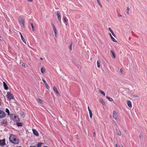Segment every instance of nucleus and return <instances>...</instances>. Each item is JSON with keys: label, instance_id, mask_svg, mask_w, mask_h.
<instances>
[{"label": "nucleus", "instance_id": "obj_1", "mask_svg": "<svg viewBox=\"0 0 147 147\" xmlns=\"http://www.w3.org/2000/svg\"><path fill=\"white\" fill-rule=\"evenodd\" d=\"M9 141L12 143L17 144L19 143L18 140L16 139L15 136L13 135H11L9 138Z\"/></svg>", "mask_w": 147, "mask_h": 147}, {"label": "nucleus", "instance_id": "obj_2", "mask_svg": "<svg viewBox=\"0 0 147 147\" xmlns=\"http://www.w3.org/2000/svg\"><path fill=\"white\" fill-rule=\"evenodd\" d=\"M10 117L11 119L13 121H15L16 122L20 121L19 118L14 114H12L10 115Z\"/></svg>", "mask_w": 147, "mask_h": 147}, {"label": "nucleus", "instance_id": "obj_3", "mask_svg": "<svg viewBox=\"0 0 147 147\" xmlns=\"http://www.w3.org/2000/svg\"><path fill=\"white\" fill-rule=\"evenodd\" d=\"M6 96L7 99L9 100H11V99L14 100L15 99V98L13 95L10 92H7Z\"/></svg>", "mask_w": 147, "mask_h": 147}, {"label": "nucleus", "instance_id": "obj_4", "mask_svg": "<svg viewBox=\"0 0 147 147\" xmlns=\"http://www.w3.org/2000/svg\"><path fill=\"white\" fill-rule=\"evenodd\" d=\"M5 116V112L0 110V118H4Z\"/></svg>", "mask_w": 147, "mask_h": 147}, {"label": "nucleus", "instance_id": "obj_5", "mask_svg": "<svg viewBox=\"0 0 147 147\" xmlns=\"http://www.w3.org/2000/svg\"><path fill=\"white\" fill-rule=\"evenodd\" d=\"M5 144V139H3V140H0V146L3 147Z\"/></svg>", "mask_w": 147, "mask_h": 147}, {"label": "nucleus", "instance_id": "obj_6", "mask_svg": "<svg viewBox=\"0 0 147 147\" xmlns=\"http://www.w3.org/2000/svg\"><path fill=\"white\" fill-rule=\"evenodd\" d=\"M1 123L2 125H3L4 124V126H6L8 124V122L6 119H3L1 122Z\"/></svg>", "mask_w": 147, "mask_h": 147}, {"label": "nucleus", "instance_id": "obj_7", "mask_svg": "<svg viewBox=\"0 0 147 147\" xmlns=\"http://www.w3.org/2000/svg\"><path fill=\"white\" fill-rule=\"evenodd\" d=\"M57 18L59 21L61 22V14L60 12L59 11H57Z\"/></svg>", "mask_w": 147, "mask_h": 147}, {"label": "nucleus", "instance_id": "obj_8", "mask_svg": "<svg viewBox=\"0 0 147 147\" xmlns=\"http://www.w3.org/2000/svg\"><path fill=\"white\" fill-rule=\"evenodd\" d=\"M113 117L116 120H117V119L118 115L116 111H114L113 112Z\"/></svg>", "mask_w": 147, "mask_h": 147}, {"label": "nucleus", "instance_id": "obj_9", "mask_svg": "<svg viewBox=\"0 0 147 147\" xmlns=\"http://www.w3.org/2000/svg\"><path fill=\"white\" fill-rule=\"evenodd\" d=\"M42 81L44 82L45 84V85L47 89L48 90L49 89V86L47 84V82H46V81H45V80L44 79H42Z\"/></svg>", "mask_w": 147, "mask_h": 147}, {"label": "nucleus", "instance_id": "obj_10", "mask_svg": "<svg viewBox=\"0 0 147 147\" xmlns=\"http://www.w3.org/2000/svg\"><path fill=\"white\" fill-rule=\"evenodd\" d=\"M127 103L128 106L130 108L132 107V105L131 102L129 100H127Z\"/></svg>", "mask_w": 147, "mask_h": 147}, {"label": "nucleus", "instance_id": "obj_11", "mask_svg": "<svg viewBox=\"0 0 147 147\" xmlns=\"http://www.w3.org/2000/svg\"><path fill=\"white\" fill-rule=\"evenodd\" d=\"M32 130L33 133L36 136H38L39 135L37 131L36 130L34 129H32Z\"/></svg>", "mask_w": 147, "mask_h": 147}, {"label": "nucleus", "instance_id": "obj_12", "mask_svg": "<svg viewBox=\"0 0 147 147\" xmlns=\"http://www.w3.org/2000/svg\"><path fill=\"white\" fill-rule=\"evenodd\" d=\"M3 85L4 89L6 90H7L8 89V87L6 84L4 82H3Z\"/></svg>", "mask_w": 147, "mask_h": 147}, {"label": "nucleus", "instance_id": "obj_13", "mask_svg": "<svg viewBox=\"0 0 147 147\" xmlns=\"http://www.w3.org/2000/svg\"><path fill=\"white\" fill-rule=\"evenodd\" d=\"M20 36H21V39H22V40L26 44V41H25V40L24 39V38L23 37L22 35V34L21 33V32H20Z\"/></svg>", "mask_w": 147, "mask_h": 147}, {"label": "nucleus", "instance_id": "obj_14", "mask_svg": "<svg viewBox=\"0 0 147 147\" xmlns=\"http://www.w3.org/2000/svg\"><path fill=\"white\" fill-rule=\"evenodd\" d=\"M19 21L20 22L22 23L23 25H24V20L23 18L19 17Z\"/></svg>", "mask_w": 147, "mask_h": 147}, {"label": "nucleus", "instance_id": "obj_15", "mask_svg": "<svg viewBox=\"0 0 147 147\" xmlns=\"http://www.w3.org/2000/svg\"><path fill=\"white\" fill-rule=\"evenodd\" d=\"M109 31H110V32L112 33V35H113L115 37V33H114L113 31V30L111 29L110 28H109Z\"/></svg>", "mask_w": 147, "mask_h": 147}, {"label": "nucleus", "instance_id": "obj_16", "mask_svg": "<svg viewBox=\"0 0 147 147\" xmlns=\"http://www.w3.org/2000/svg\"><path fill=\"white\" fill-rule=\"evenodd\" d=\"M109 34L112 41L115 42H117V41L112 36L111 34L109 33Z\"/></svg>", "mask_w": 147, "mask_h": 147}, {"label": "nucleus", "instance_id": "obj_17", "mask_svg": "<svg viewBox=\"0 0 147 147\" xmlns=\"http://www.w3.org/2000/svg\"><path fill=\"white\" fill-rule=\"evenodd\" d=\"M53 90L54 92H56L57 94H59V92H58V91L57 90L55 86H53Z\"/></svg>", "mask_w": 147, "mask_h": 147}, {"label": "nucleus", "instance_id": "obj_18", "mask_svg": "<svg viewBox=\"0 0 147 147\" xmlns=\"http://www.w3.org/2000/svg\"><path fill=\"white\" fill-rule=\"evenodd\" d=\"M16 125L17 126L20 127L22 126V124L21 122H17L16 123Z\"/></svg>", "mask_w": 147, "mask_h": 147}, {"label": "nucleus", "instance_id": "obj_19", "mask_svg": "<svg viewBox=\"0 0 147 147\" xmlns=\"http://www.w3.org/2000/svg\"><path fill=\"white\" fill-rule=\"evenodd\" d=\"M63 20L65 22H67L68 21V20L65 16H63Z\"/></svg>", "mask_w": 147, "mask_h": 147}, {"label": "nucleus", "instance_id": "obj_20", "mask_svg": "<svg viewBox=\"0 0 147 147\" xmlns=\"http://www.w3.org/2000/svg\"><path fill=\"white\" fill-rule=\"evenodd\" d=\"M89 113L90 114V117L91 118L92 116V113L91 110H89Z\"/></svg>", "mask_w": 147, "mask_h": 147}, {"label": "nucleus", "instance_id": "obj_21", "mask_svg": "<svg viewBox=\"0 0 147 147\" xmlns=\"http://www.w3.org/2000/svg\"><path fill=\"white\" fill-rule=\"evenodd\" d=\"M111 53H112V54L113 55V57L114 58H115V54L114 53V52L112 50L111 51Z\"/></svg>", "mask_w": 147, "mask_h": 147}, {"label": "nucleus", "instance_id": "obj_22", "mask_svg": "<svg viewBox=\"0 0 147 147\" xmlns=\"http://www.w3.org/2000/svg\"><path fill=\"white\" fill-rule=\"evenodd\" d=\"M5 112L7 113L8 115L10 116V113H9V111L8 109L6 108V111Z\"/></svg>", "mask_w": 147, "mask_h": 147}, {"label": "nucleus", "instance_id": "obj_23", "mask_svg": "<svg viewBox=\"0 0 147 147\" xmlns=\"http://www.w3.org/2000/svg\"><path fill=\"white\" fill-rule=\"evenodd\" d=\"M106 98L110 101H112L113 100V99L112 98L109 97L107 96H106Z\"/></svg>", "mask_w": 147, "mask_h": 147}, {"label": "nucleus", "instance_id": "obj_24", "mask_svg": "<svg viewBox=\"0 0 147 147\" xmlns=\"http://www.w3.org/2000/svg\"><path fill=\"white\" fill-rule=\"evenodd\" d=\"M54 31V33L55 34V35L56 37H57V30L56 29V28L54 29H53Z\"/></svg>", "mask_w": 147, "mask_h": 147}, {"label": "nucleus", "instance_id": "obj_25", "mask_svg": "<svg viewBox=\"0 0 147 147\" xmlns=\"http://www.w3.org/2000/svg\"><path fill=\"white\" fill-rule=\"evenodd\" d=\"M40 71H41V73L43 74V73H44V72H45V70L44 68H42L41 69Z\"/></svg>", "mask_w": 147, "mask_h": 147}, {"label": "nucleus", "instance_id": "obj_26", "mask_svg": "<svg viewBox=\"0 0 147 147\" xmlns=\"http://www.w3.org/2000/svg\"><path fill=\"white\" fill-rule=\"evenodd\" d=\"M100 92L101 93V94H102L104 96H105V93L102 90H100Z\"/></svg>", "mask_w": 147, "mask_h": 147}, {"label": "nucleus", "instance_id": "obj_27", "mask_svg": "<svg viewBox=\"0 0 147 147\" xmlns=\"http://www.w3.org/2000/svg\"><path fill=\"white\" fill-rule=\"evenodd\" d=\"M117 133L118 135L119 136H121V132L119 130H117Z\"/></svg>", "mask_w": 147, "mask_h": 147}, {"label": "nucleus", "instance_id": "obj_28", "mask_svg": "<svg viewBox=\"0 0 147 147\" xmlns=\"http://www.w3.org/2000/svg\"><path fill=\"white\" fill-rule=\"evenodd\" d=\"M100 102H101V103L103 105H104L105 104V102L101 98L100 99Z\"/></svg>", "mask_w": 147, "mask_h": 147}, {"label": "nucleus", "instance_id": "obj_29", "mask_svg": "<svg viewBox=\"0 0 147 147\" xmlns=\"http://www.w3.org/2000/svg\"><path fill=\"white\" fill-rule=\"evenodd\" d=\"M97 67L98 68H99L100 67V64L99 61H97Z\"/></svg>", "mask_w": 147, "mask_h": 147}, {"label": "nucleus", "instance_id": "obj_30", "mask_svg": "<svg viewBox=\"0 0 147 147\" xmlns=\"http://www.w3.org/2000/svg\"><path fill=\"white\" fill-rule=\"evenodd\" d=\"M43 144V143H38L37 145V146L38 147H41V145L42 144Z\"/></svg>", "mask_w": 147, "mask_h": 147}, {"label": "nucleus", "instance_id": "obj_31", "mask_svg": "<svg viewBox=\"0 0 147 147\" xmlns=\"http://www.w3.org/2000/svg\"><path fill=\"white\" fill-rule=\"evenodd\" d=\"M72 45H73V43L72 42H71L70 44L69 47V49L70 50H72Z\"/></svg>", "mask_w": 147, "mask_h": 147}, {"label": "nucleus", "instance_id": "obj_32", "mask_svg": "<svg viewBox=\"0 0 147 147\" xmlns=\"http://www.w3.org/2000/svg\"><path fill=\"white\" fill-rule=\"evenodd\" d=\"M37 101L38 102L40 103H41L42 102V100L40 98L38 99Z\"/></svg>", "mask_w": 147, "mask_h": 147}, {"label": "nucleus", "instance_id": "obj_33", "mask_svg": "<svg viewBox=\"0 0 147 147\" xmlns=\"http://www.w3.org/2000/svg\"><path fill=\"white\" fill-rule=\"evenodd\" d=\"M31 25L32 27L33 31H34V27L33 26V24L32 23H31Z\"/></svg>", "mask_w": 147, "mask_h": 147}, {"label": "nucleus", "instance_id": "obj_34", "mask_svg": "<svg viewBox=\"0 0 147 147\" xmlns=\"http://www.w3.org/2000/svg\"><path fill=\"white\" fill-rule=\"evenodd\" d=\"M51 25L53 26V29L56 28L55 26L53 23H51Z\"/></svg>", "mask_w": 147, "mask_h": 147}, {"label": "nucleus", "instance_id": "obj_35", "mask_svg": "<svg viewBox=\"0 0 147 147\" xmlns=\"http://www.w3.org/2000/svg\"><path fill=\"white\" fill-rule=\"evenodd\" d=\"M129 8L128 7H127V13L128 14H129Z\"/></svg>", "mask_w": 147, "mask_h": 147}, {"label": "nucleus", "instance_id": "obj_36", "mask_svg": "<svg viewBox=\"0 0 147 147\" xmlns=\"http://www.w3.org/2000/svg\"><path fill=\"white\" fill-rule=\"evenodd\" d=\"M22 66L24 67H26V64L25 63H23L22 65Z\"/></svg>", "mask_w": 147, "mask_h": 147}, {"label": "nucleus", "instance_id": "obj_37", "mask_svg": "<svg viewBox=\"0 0 147 147\" xmlns=\"http://www.w3.org/2000/svg\"><path fill=\"white\" fill-rule=\"evenodd\" d=\"M120 72L121 73H123V70L122 69V68H121L120 69Z\"/></svg>", "mask_w": 147, "mask_h": 147}, {"label": "nucleus", "instance_id": "obj_38", "mask_svg": "<svg viewBox=\"0 0 147 147\" xmlns=\"http://www.w3.org/2000/svg\"><path fill=\"white\" fill-rule=\"evenodd\" d=\"M93 136L94 137L95 136V134H96V133H95V132H93Z\"/></svg>", "mask_w": 147, "mask_h": 147}, {"label": "nucleus", "instance_id": "obj_39", "mask_svg": "<svg viewBox=\"0 0 147 147\" xmlns=\"http://www.w3.org/2000/svg\"><path fill=\"white\" fill-rule=\"evenodd\" d=\"M28 1V2H32L33 1V0H27Z\"/></svg>", "mask_w": 147, "mask_h": 147}, {"label": "nucleus", "instance_id": "obj_40", "mask_svg": "<svg viewBox=\"0 0 147 147\" xmlns=\"http://www.w3.org/2000/svg\"><path fill=\"white\" fill-rule=\"evenodd\" d=\"M142 135H140L139 136V138L141 139L142 138Z\"/></svg>", "mask_w": 147, "mask_h": 147}, {"label": "nucleus", "instance_id": "obj_41", "mask_svg": "<svg viewBox=\"0 0 147 147\" xmlns=\"http://www.w3.org/2000/svg\"><path fill=\"white\" fill-rule=\"evenodd\" d=\"M98 3V4H99V5H100L101 7L102 5H101V4H100V3Z\"/></svg>", "mask_w": 147, "mask_h": 147}, {"label": "nucleus", "instance_id": "obj_42", "mask_svg": "<svg viewBox=\"0 0 147 147\" xmlns=\"http://www.w3.org/2000/svg\"><path fill=\"white\" fill-rule=\"evenodd\" d=\"M30 147H36V146H30Z\"/></svg>", "mask_w": 147, "mask_h": 147}, {"label": "nucleus", "instance_id": "obj_43", "mask_svg": "<svg viewBox=\"0 0 147 147\" xmlns=\"http://www.w3.org/2000/svg\"><path fill=\"white\" fill-rule=\"evenodd\" d=\"M118 17H122V16L121 15H118Z\"/></svg>", "mask_w": 147, "mask_h": 147}, {"label": "nucleus", "instance_id": "obj_44", "mask_svg": "<svg viewBox=\"0 0 147 147\" xmlns=\"http://www.w3.org/2000/svg\"><path fill=\"white\" fill-rule=\"evenodd\" d=\"M97 1L98 3H99L100 2L99 0H97Z\"/></svg>", "mask_w": 147, "mask_h": 147}, {"label": "nucleus", "instance_id": "obj_45", "mask_svg": "<svg viewBox=\"0 0 147 147\" xmlns=\"http://www.w3.org/2000/svg\"><path fill=\"white\" fill-rule=\"evenodd\" d=\"M88 110L89 111V110H90V109L89 108V106H88Z\"/></svg>", "mask_w": 147, "mask_h": 147}, {"label": "nucleus", "instance_id": "obj_46", "mask_svg": "<svg viewBox=\"0 0 147 147\" xmlns=\"http://www.w3.org/2000/svg\"><path fill=\"white\" fill-rule=\"evenodd\" d=\"M115 147H118V145H117V144H116L115 145Z\"/></svg>", "mask_w": 147, "mask_h": 147}, {"label": "nucleus", "instance_id": "obj_47", "mask_svg": "<svg viewBox=\"0 0 147 147\" xmlns=\"http://www.w3.org/2000/svg\"><path fill=\"white\" fill-rule=\"evenodd\" d=\"M24 115V113H22V115Z\"/></svg>", "mask_w": 147, "mask_h": 147}, {"label": "nucleus", "instance_id": "obj_48", "mask_svg": "<svg viewBox=\"0 0 147 147\" xmlns=\"http://www.w3.org/2000/svg\"><path fill=\"white\" fill-rule=\"evenodd\" d=\"M119 147H123L122 145L119 146Z\"/></svg>", "mask_w": 147, "mask_h": 147}, {"label": "nucleus", "instance_id": "obj_49", "mask_svg": "<svg viewBox=\"0 0 147 147\" xmlns=\"http://www.w3.org/2000/svg\"><path fill=\"white\" fill-rule=\"evenodd\" d=\"M40 59L42 60H43V59L42 57H40Z\"/></svg>", "mask_w": 147, "mask_h": 147}, {"label": "nucleus", "instance_id": "obj_50", "mask_svg": "<svg viewBox=\"0 0 147 147\" xmlns=\"http://www.w3.org/2000/svg\"><path fill=\"white\" fill-rule=\"evenodd\" d=\"M5 131H7V129H5Z\"/></svg>", "mask_w": 147, "mask_h": 147}, {"label": "nucleus", "instance_id": "obj_51", "mask_svg": "<svg viewBox=\"0 0 147 147\" xmlns=\"http://www.w3.org/2000/svg\"><path fill=\"white\" fill-rule=\"evenodd\" d=\"M1 105V102H0V106Z\"/></svg>", "mask_w": 147, "mask_h": 147}, {"label": "nucleus", "instance_id": "obj_52", "mask_svg": "<svg viewBox=\"0 0 147 147\" xmlns=\"http://www.w3.org/2000/svg\"><path fill=\"white\" fill-rule=\"evenodd\" d=\"M107 1H109V0H106Z\"/></svg>", "mask_w": 147, "mask_h": 147}]
</instances>
